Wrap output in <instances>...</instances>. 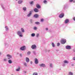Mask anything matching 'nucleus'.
<instances>
[{
	"label": "nucleus",
	"instance_id": "obj_1",
	"mask_svg": "<svg viewBox=\"0 0 75 75\" xmlns=\"http://www.w3.org/2000/svg\"><path fill=\"white\" fill-rule=\"evenodd\" d=\"M17 35H18L19 37H23V33H22V32L21 31L19 30L18 31L17 33Z\"/></svg>",
	"mask_w": 75,
	"mask_h": 75
},
{
	"label": "nucleus",
	"instance_id": "obj_2",
	"mask_svg": "<svg viewBox=\"0 0 75 75\" xmlns=\"http://www.w3.org/2000/svg\"><path fill=\"white\" fill-rule=\"evenodd\" d=\"M61 42L62 44H64L66 42V39H62Z\"/></svg>",
	"mask_w": 75,
	"mask_h": 75
},
{
	"label": "nucleus",
	"instance_id": "obj_3",
	"mask_svg": "<svg viewBox=\"0 0 75 75\" xmlns=\"http://www.w3.org/2000/svg\"><path fill=\"white\" fill-rule=\"evenodd\" d=\"M39 66L40 67H43V68H45V67H46L45 64L43 63L39 64Z\"/></svg>",
	"mask_w": 75,
	"mask_h": 75
},
{
	"label": "nucleus",
	"instance_id": "obj_4",
	"mask_svg": "<svg viewBox=\"0 0 75 75\" xmlns=\"http://www.w3.org/2000/svg\"><path fill=\"white\" fill-rule=\"evenodd\" d=\"M25 49V46H23L20 48L21 50L22 51H24Z\"/></svg>",
	"mask_w": 75,
	"mask_h": 75
},
{
	"label": "nucleus",
	"instance_id": "obj_5",
	"mask_svg": "<svg viewBox=\"0 0 75 75\" xmlns=\"http://www.w3.org/2000/svg\"><path fill=\"white\" fill-rule=\"evenodd\" d=\"M32 14V11H30L29 13L27 15V16L28 17H30Z\"/></svg>",
	"mask_w": 75,
	"mask_h": 75
},
{
	"label": "nucleus",
	"instance_id": "obj_6",
	"mask_svg": "<svg viewBox=\"0 0 75 75\" xmlns=\"http://www.w3.org/2000/svg\"><path fill=\"white\" fill-rule=\"evenodd\" d=\"M7 56L8 57V59H10L11 58H12V56L11 55L7 54Z\"/></svg>",
	"mask_w": 75,
	"mask_h": 75
},
{
	"label": "nucleus",
	"instance_id": "obj_7",
	"mask_svg": "<svg viewBox=\"0 0 75 75\" xmlns=\"http://www.w3.org/2000/svg\"><path fill=\"white\" fill-rule=\"evenodd\" d=\"M31 47L33 49H35L37 48V46L35 45H32Z\"/></svg>",
	"mask_w": 75,
	"mask_h": 75
},
{
	"label": "nucleus",
	"instance_id": "obj_8",
	"mask_svg": "<svg viewBox=\"0 0 75 75\" xmlns=\"http://www.w3.org/2000/svg\"><path fill=\"white\" fill-rule=\"evenodd\" d=\"M64 14L63 13H62L59 15V17L60 18H62L64 17Z\"/></svg>",
	"mask_w": 75,
	"mask_h": 75
},
{
	"label": "nucleus",
	"instance_id": "obj_9",
	"mask_svg": "<svg viewBox=\"0 0 75 75\" xmlns=\"http://www.w3.org/2000/svg\"><path fill=\"white\" fill-rule=\"evenodd\" d=\"M66 48L67 50H70L71 47L70 46L67 45L66 47Z\"/></svg>",
	"mask_w": 75,
	"mask_h": 75
},
{
	"label": "nucleus",
	"instance_id": "obj_10",
	"mask_svg": "<svg viewBox=\"0 0 75 75\" xmlns=\"http://www.w3.org/2000/svg\"><path fill=\"white\" fill-rule=\"evenodd\" d=\"M26 62H28L30 61V59L28 57H26L25 58Z\"/></svg>",
	"mask_w": 75,
	"mask_h": 75
},
{
	"label": "nucleus",
	"instance_id": "obj_11",
	"mask_svg": "<svg viewBox=\"0 0 75 75\" xmlns=\"http://www.w3.org/2000/svg\"><path fill=\"white\" fill-rule=\"evenodd\" d=\"M34 11L35 12V13H37L38 11V10L37 9V8H35L34 9Z\"/></svg>",
	"mask_w": 75,
	"mask_h": 75
},
{
	"label": "nucleus",
	"instance_id": "obj_12",
	"mask_svg": "<svg viewBox=\"0 0 75 75\" xmlns=\"http://www.w3.org/2000/svg\"><path fill=\"white\" fill-rule=\"evenodd\" d=\"M36 7L38 8H41V6H40L38 4H36Z\"/></svg>",
	"mask_w": 75,
	"mask_h": 75
},
{
	"label": "nucleus",
	"instance_id": "obj_13",
	"mask_svg": "<svg viewBox=\"0 0 75 75\" xmlns=\"http://www.w3.org/2000/svg\"><path fill=\"white\" fill-rule=\"evenodd\" d=\"M35 63L36 64H37L38 63V61L37 59H35Z\"/></svg>",
	"mask_w": 75,
	"mask_h": 75
},
{
	"label": "nucleus",
	"instance_id": "obj_14",
	"mask_svg": "<svg viewBox=\"0 0 75 75\" xmlns=\"http://www.w3.org/2000/svg\"><path fill=\"white\" fill-rule=\"evenodd\" d=\"M23 0H19L18 1V4H21V3H23Z\"/></svg>",
	"mask_w": 75,
	"mask_h": 75
},
{
	"label": "nucleus",
	"instance_id": "obj_15",
	"mask_svg": "<svg viewBox=\"0 0 75 75\" xmlns=\"http://www.w3.org/2000/svg\"><path fill=\"white\" fill-rule=\"evenodd\" d=\"M21 31L22 33H24L25 32V31L24 30V28H21Z\"/></svg>",
	"mask_w": 75,
	"mask_h": 75
},
{
	"label": "nucleus",
	"instance_id": "obj_16",
	"mask_svg": "<svg viewBox=\"0 0 75 75\" xmlns=\"http://www.w3.org/2000/svg\"><path fill=\"white\" fill-rule=\"evenodd\" d=\"M63 62H64V64H68V63H69V62H68L67 60L64 61Z\"/></svg>",
	"mask_w": 75,
	"mask_h": 75
},
{
	"label": "nucleus",
	"instance_id": "obj_17",
	"mask_svg": "<svg viewBox=\"0 0 75 75\" xmlns=\"http://www.w3.org/2000/svg\"><path fill=\"white\" fill-rule=\"evenodd\" d=\"M35 24H37V25H39V24H40V23L39 22H35Z\"/></svg>",
	"mask_w": 75,
	"mask_h": 75
},
{
	"label": "nucleus",
	"instance_id": "obj_18",
	"mask_svg": "<svg viewBox=\"0 0 75 75\" xmlns=\"http://www.w3.org/2000/svg\"><path fill=\"white\" fill-rule=\"evenodd\" d=\"M69 22V20L68 19H66L65 21V23L66 24H67V23H68Z\"/></svg>",
	"mask_w": 75,
	"mask_h": 75
},
{
	"label": "nucleus",
	"instance_id": "obj_19",
	"mask_svg": "<svg viewBox=\"0 0 75 75\" xmlns=\"http://www.w3.org/2000/svg\"><path fill=\"white\" fill-rule=\"evenodd\" d=\"M34 17L35 18H38V15L35 14L34 15Z\"/></svg>",
	"mask_w": 75,
	"mask_h": 75
},
{
	"label": "nucleus",
	"instance_id": "obj_20",
	"mask_svg": "<svg viewBox=\"0 0 75 75\" xmlns=\"http://www.w3.org/2000/svg\"><path fill=\"white\" fill-rule=\"evenodd\" d=\"M8 63L9 64H12V61L11 60H9L8 61Z\"/></svg>",
	"mask_w": 75,
	"mask_h": 75
},
{
	"label": "nucleus",
	"instance_id": "obj_21",
	"mask_svg": "<svg viewBox=\"0 0 75 75\" xmlns=\"http://www.w3.org/2000/svg\"><path fill=\"white\" fill-rule=\"evenodd\" d=\"M23 9L24 11H26V10H27V8L25 7H24L23 8Z\"/></svg>",
	"mask_w": 75,
	"mask_h": 75
},
{
	"label": "nucleus",
	"instance_id": "obj_22",
	"mask_svg": "<svg viewBox=\"0 0 75 75\" xmlns=\"http://www.w3.org/2000/svg\"><path fill=\"white\" fill-rule=\"evenodd\" d=\"M16 71H20V67H19L18 69H17L16 70Z\"/></svg>",
	"mask_w": 75,
	"mask_h": 75
},
{
	"label": "nucleus",
	"instance_id": "obj_23",
	"mask_svg": "<svg viewBox=\"0 0 75 75\" xmlns=\"http://www.w3.org/2000/svg\"><path fill=\"white\" fill-rule=\"evenodd\" d=\"M33 30H37V27L35 26L33 27Z\"/></svg>",
	"mask_w": 75,
	"mask_h": 75
},
{
	"label": "nucleus",
	"instance_id": "obj_24",
	"mask_svg": "<svg viewBox=\"0 0 75 75\" xmlns=\"http://www.w3.org/2000/svg\"><path fill=\"white\" fill-rule=\"evenodd\" d=\"M23 65L25 66V67H27V63L26 62H23Z\"/></svg>",
	"mask_w": 75,
	"mask_h": 75
},
{
	"label": "nucleus",
	"instance_id": "obj_25",
	"mask_svg": "<svg viewBox=\"0 0 75 75\" xmlns=\"http://www.w3.org/2000/svg\"><path fill=\"white\" fill-rule=\"evenodd\" d=\"M33 75H38V73L37 72H34Z\"/></svg>",
	"mask_w": 75,
	"mask_h": 75
},
{
	"label": "nucleus",
	"instance_id": "obj_26",
	"mask_svg": "<svg viewBox=\"0 0 75 75\" xmlns=\"http://www.w3.org/2000/svg\"><path fill=\"white\" fill-rule=\"evenodd\" d=\"M52 45L53 47H55V44H54V43L52 42Z\"/></svg>",
	"mask_w": 75,
	"mask_h": 75
},
{
	"label": "nucleus",
	"instance_id": "obj_27",
	"mask_svg": "<svg viewBox=\"0 0 75 75\" xmlns=\"http://www.w3.org/2000/svg\"><path fill=\"white\" fill-rule=\"evenodd\" d=\"M35 33H32L31 34V36L32 37H35Z\"/></svg>",
	"mask_w": 75,
	"mask_h": 75
},
{
	"label": "nucleus",
	"instance_id": "obj_28",
	"mask_svg": "<svg viewBox=\"0 0 75 75\" xmlns=\"http://www.w3.org/2000/svg\"><path fill=\"white\" fill-rule=\"evenodd\" d=\"M69 75H73V73H72V72H69Z\"/></svg>",
	"mask_w": 75,
	"mask_h": 75
},
{
	"label": "nucleus",
	"instance_id": "obj_29",
	"mask_svg": "<svg viewBox=\"0 0 75 75\" xmlns=\"http://www.w3.org/2000/svg\"><path fill=\"white\" fill-rule=\"evenodd\" d=\"M5 28H6V31H8V27H7V26H6Z\"/></svg>",
	"mask_w": 75,
	"mask_h": 75
},
{
	"label": "nucleus",
	"instance_id": "obj_30",
	"mask_svg": "<svg viewBox=\"0 0 75 75\" xmlns=\"http://www.w3.org/2000/svg\"><path fill=\"white\" fill-rule=\"evenodd\" d=\"M33 54H34V55H36V52H35V51H34L33 52Z\"/></svg>",
	"mask_w": 75,
	"mask_h": 75
},
{
	"label": "nucleus",
	"instance_id": "obj_31",
	"mask_svg": "<svg viewBox=\"0 0 75 75\" xmlns=\"http://www.w3.org/2000/svg\"><path fill=\"white\" fill-rule=\"evenodd\" d=\"M39 35H40L38 33L36 35V37L37 38H38V37H39Z\"/></svg>",
	"mask_w": 75,
	"mask_h": 75
},
{
	"label": "nucleus",
	"instance_id": "obj_32",
	"mask_svg": "<svg viewBox=\"0 0 75 75\" xmlns=\"http://www.w3.org/2000/svg\"><path fill=\"white\" fill-rule=\"evenodd\" d=\"M50 66L51 68H53V65H52V64L51 63L50 64Z\"/></svg>",
	"mask_w": 75,
	"mask_h": 75
},
{
	"label": "nucleus",
	"instance_id": "obj_33",
	"mask_svg": "<svg viewBox=\"0 0 75 75\" xmlns=\"http://www.w3.org/2000/svg\"><path fill=\"white\" fill-rule=\"evenodd\" d=\"M27 54L28 55H30L31 54V52H27Z\"/></svg>",
	"mask_w": 75,
	"mask_h": 75
},
{
	"label": "nucleus",
	"instance_id": "obj_34",
	"mask_svg": "<svg viewBox=\"0 0 75 75\" xmlns=\"http://www.w3.org/2000/svg\"><path fill=\"white\" fill-rule=\"evenodd\" d=\"M57 46H58H58H59V45H60V43L59 42H58L57 43Z\"/></svg>",
	"mask_w": 75,
	"mask_h": 75
},
{
	"label": "nucleus",
	"instance_id": "obj_35",
	"mask_svg": "<svg viewBox=\"0 0 75 75\" xmlns=\"http://www.w3.org/2000/svg\"><path fill=\"white\" fill-rule=\"evenodd\" d=\"M44 3L45 4H46V3H47V1L46 0H44Z\"/></svg>",
	"mask_w": 75,
	"mask_h": 75
},
{
	"label": "nucleus",
	"instance_id": "obj_36",
	"mask_svg": "<svg viewBox=\"0 0 75 75\" xmlns=\"http://www.w3.org/2000/svg\"><path fill=\"white\" fill-rule=\"evenodd\" d=\"M33 1H31V2H30V4H33Z\"/></svg>",
	"mask_w": 75,
	"mask_h": 75
},
{
	"label": "nucleus",
	"instance_id": "obj_37",
	"mask_svg": "<svg viewBox=\"0 0 75 75\" xmlns=\"http://www.w3.org/2000/svg\"><path fill=\"white\" fill-rule=\"evenodd\" d=\"M4 61H5V62H6V61H7V59H4Z\"/></svg>",
	"mask_w": 75,
	"mask_h": 75
},
{
	"label": "nucleus",
	"instance_id": "obj_38",
	"mask_svg": "<svg viewBox=\"0 0 75 75\" xmlns=\"http://www.w3.org/2000/svg\"><path fill=\"white\" fill-rule=\"evenodd\" d=\"M20 57H22V56H23V55L22 54L20 53Z\"/></svg>",
	"mask_w": 75,
	"mask_h": 75
},
{
	"label": "nucleus",
	"instance_id": "obj_39",
	"mask_svg": "<svg viewBox=\"0 0 75 75\" xmlns=\"http://www.w3.org/2000/svg\"><path fill=\"white\" fill-rule=\"evenodd\" d=\"M41 21L42 22H43V21H44V19H42L41 20Z\"/></svg>",
	"mask_w": 75,
	"mask_h": 75
},
{
	"label": "nucleus",
	"instance_id": "obj_40",
	"mask_svg": "<svg viewBox=\"0 0 75 75\" xmlns=\"http://www.w3.org/2000/svg\"><path fill=\"white\" fill-rule=\"evenodd\" d=\"M62 66H63V67H65V64H62Z\"/></svg>",
	"mask_w": 75,
	"mask_h": 75
},
{
	"label": "nucleus",
	"instance_id": "obj_41",
	"mask_svg": "<svg viewBox=\"0 0 75 75\" xmlns=\"http://www.w3.org/2000/svg\"><path fill=\"white\" fill-rule=\"evenodd\" d=\"M73 60H75V57H74L73 58Z\"/></svg>",
	"mask_w": 75,
	"mask_h": 75
},
{
	"label": "nucleus",
	"instance_id": "obj_42",
	"mask_svg": "<svg viewBox=\"0 0 75 75\" xmlns=\"http://www.w3.org/2000/svg\"><path fill=\"white\" fill-rule=\"evenodd\" d=\"M72 1H74L73 0H70V2H72Z\"/></svg>",
	"mask_w": 75,
	"mask_h": 75
},
{
	"label": "nucleus",
	"instance_id": "obj_43",
	"mask_svg": "<svg viewBox=\"0 0 75 75\" xmlns=\"http://www.w3.org/2000/svg\"><path fill=\"white\" fill-rule=\"evenodd\" d=\"M2 6V8L3 9H4V6L2 5H1Z\"/></svg>",
	"mask_w": 75,
	"mask_h": 75
},
{
	"label": "nucleus",
	"instance_id": "obj_44",
	"mask_svg": "<svg viewBox=\"0 0 75 75\" xmlns=\"http://www.w3.org/2000/svg\"><path fill=\"white\" fill-rule=\"evenodd\" d=\"M67 7V6L66 5H64V8H65Z\"/></svg>",
	"mask_w": 75,
	"mask_h": 75
},
{
	"label": "nucleus",
	"instance_id": "obj_45",
	"mask_svg": "<svg viewBox=\"0 0 75 75\" xmlns=\"http://www.w3.org/2000/svg\"><path fill=\"white\" fill-rule=\"evenodd\" d=\"M45 30H46V31H48V28H46Z\"/></svg>",
	"mask_w": 75,
	"mask_h": 75
},
{
	"label": "nucleus",
	"instance_id": "obj_46",
	"mask_svg": "<svg viewBox=\"0 0 75 75\" xmlns=\"http://www.w3.org/2000/svg\"><path fill=\"white\" fill-rule=\"evenodd\" d=\"M23 73H24V74H26V71H23Z\"/></svg>",
	"mask_w": 75,
	"mask_h": 75
},
{
	"label": "nucleus",
	"instance_id": "obj_47",
	"mask_svg": "<svg viewBox=\"0 0 75 75\" xmlns=\"http://www.w3.org/2000/svg\"><path fill=\"white\" fill-rule=\"evenodd\" d=\"M32 21H33V20H32V19H30V22L31 23H33V22H32Z\"/></svg>",
	"mask_w": 75,
	"mask_h": 75
},
{
	"label": "nucleus",
	"instance_id": "obj_48",
	"mask_svg": "<svg viewBox=\"0 0 75 75\" xmlns=\"http://www.w3.org/2000/svg\"><path fill=\"white\" fill-rule=\"evenodd\" d=\"M73 20L74 21H75V17H74L73 18Z\"/></svg>",
	"mask_w": 75,
	"mask_h": 75
},
{
	"label": "nucleus",
	"instance_id": "obj_49",
	"mask_svg": "<svg viewBox=\"0 0 75 75\" xmlns=\"http://www.w3.org/2000/svg\"><path fill=\"white\" fill-rule=\"evenodd\" d=\"M71 65L72 67H74V64H71Z\"/></svg>",
	"mask_w": 75,
	"mask_h": 75
},
{
	"label": "nucleus",
	"instance_id": "obj_50",
	"mask_svg": "<svg viewBox=\"0 0 75 75\" xmlns=\"http://www.w3.org/2000/svg\"><path fill=\"white\" fill-rule=\"evenodd\" d=\"M33 64V62L30 61V64Z\"/></svg>",
	"mask_w": 75,
	"mask_h": 75
},
{
	"label": "nucleus",
	"instance_id": "obj_51",
	"mask_svg": "<svg viewBox=\"0 0 75 75\" xmlns=\"http://www.w3.org/2000/svg\"><path fill=\"white\" fill-rule=\"evenodd\" d=\"M73 2L74 3H75V0H73Z\"/></svg>",
	"mask_w": 75,
	"mask_h": 75
},
{
	"label": "nucleus",
	"instance_id": "obj_52",
	"mask_svg": "<svg viewBox=\"0 0 75 75\" xmlns=\"http://www.w3.org/2000/svg\"><path fill=\"white\" fill-rule=\"evenodd\" d=\"M1 52H0V55H1Z\"/></svg>",
	"mask_w": 75,
	"mask_h": 75
},
{
	"label": "nucleus",
	"instance_id": "obj_53",
	"mask_svg": "<svg viewBox=\"0 0 75 75\" xmlns=\"http://www.w3.org/2000/svg\"><path fill=\"white\" fill-rule=\"evenodd\" d=\"M57 51H58V50H57Z\"/></svg>",
	"mask_w": 75,
	"mask_h": 75
},
{
	"label": "nucleus",
	"instance_id": "obj_54",
	"mask_svg": "<svg viewBox=\"0 0 75 75\" xmlns=\"http://www.w3.org/2000/svg\"><path fill=\"white\" fill-rule=\"evenodd\" d=\"M17 54H18V53H17Z\"/></svg>",
	"mask_w": 75,
	"mask_h": 75
},
{
	"label": "nucleus",
	"instance_id": "obj_55",
	"mask_svg": "<svg viewBox=\"0 0 75 75\" xmlns=\"http://www.w3.org/2000/svg\"><path fill=\"white\" fill-rule=\"evenodd\" d=\"M50 51V50H49V52Z\"/></svg>",
	"mask_w": 75,
	"mask_h": 75
},
{
	"label": "nucleus",
	"instance_id": "obj_56",
	"mask_svg": "<svg viewBox=\"0 0 75 75\" xmlns=\"http://www.w3.org/2000/svg\"><path fill=\"white\" fill-rule=\"evenodd\" d=\"M13 75V74H12V75Z\"/></svg>",
	"mask_w": 75,
	"mask_h": 75
},
{
	"label": "nucleus",
	"instance_id": "obj_57",
	"mask_svg": "<svg viewBox=\"0 0 75 75\" xmlns=\"http://www.w3.org/2000/svg\"><path fill=\"white\" fill-rule=\"evenodd\" d=\"M16 0L17 1V0Z\"/></svg>",
	"mask_w": 75,
	"mask_h": 75
}]
</instances>
